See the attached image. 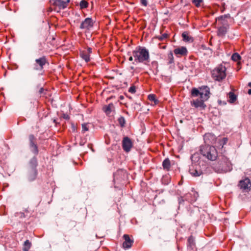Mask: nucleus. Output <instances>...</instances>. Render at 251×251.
Returning a JSON list of instances; mask_svg holds the SVG:
<instances>
[{
	"instance_id": "obj_1",
	"label": "nucleus",
	"mask_w": 251,
	"mask_h": 251,
	"mask_svg": "<svg viewBox=\"0 0 251 251\" xmlns=\"http://www.w3.org/2000/svg\"><path fill=\"white\" fill-rule=\"evenodd\" d=\"M134 60L137 62L149 61L150 55L149 51L144 47H139L132 52Z\"/></svg>"
},
{
	"instance_id": "obj_2",
	"label": "nucleus",
	"mask_w": 251,
	"mask_h": 251,
	"mask_svg": "<svg viewBox=\"0 0 251 251\" xmlns=\"http://www.w3.org/2000/svg\"><path fill=\"white\" fill-rule=\"evenodd\" d=\"M214 169L218 173L227 172L231 170V164L226 157L221 156L219 158V161L215 165Z\"/></svg>"
},
{
	"instance_id": "obj_3",
	"label": "nucleus",
	"mask_w": 251,
	"mask_h": 251,
	"mask_svg": "<svg viewBox=\"0 0 251 251\" xmlns=\"http://www.w3.org/2000/svg\"><path fill=\"white\" fill-rule=\"evenodd\" d=\"M37 160L36 158H32L27 168L26 176L27 180L29 181L34 180L37 175Z\"/></svg>"
},
{
	"instance_id": "obj_4",
	"label": "nucleus",
	"mask_w": 251,
	"mask_h": 251,
	"mask_svg": "<svg viewBox=\"0 0 251 251\" xmlns=\"http://www.w3.org/2000/svg\"><path fill=\"white\" fill-rule=\"evenodd\" d=\"M200 151L203 156L210 160H215L218 156L217 150L213 146L202 145L201 147Z\"/></svg>"
},
{
	"instance_id": "obj_5",
	"label": "nucleus",
	"mask_w": 251,
	"mask_h": 251,
	"mask_svg": "<svg viewBox=\"0 0 251 251\" xmlns=\"http://www.w3.org/2000/svg\"><path fill=\"white\" fill-rule=\"evenodd\" d=\"M210 90L207 86H203L200 88V91L196 88H194L191 91V95L193 97H200L204 100H207L209 98Z\"/></svg>"
},
{
	"instance_id": "obj_6",
	"label": "nucleus",
	"mask_w": 251,
	"mask_h": 251,
	"mask_svg": "<svg viewBox=\"0 0 251 251\" xmlns=\"http://www.w3.org/2000/svg\"><path fill=\"white\" fill-rule=\"evenodd\" d=\"M226 71L225 66L220 65L212 71V76L215 80L220 81L226 77Z\"/></svg>"
},
{
	"instance_id": "obj_7",
	"label": "nucleus",
	"mask_w": 251,
	"mask_h": 251,
	"mask_svg": "<svg viewBox=\"0 0 251 251\" xmlns=\"http://www.w3.org/2000/svg\"><path fill=\"white\" fill-rule=\"evenodd\" d=\"M48 63V60L45 56H42L35 60L33 69L35 70L41 71L43 69L44 66Z\"/></svg>"
},
{
	"instance_id": "obj_8",
	"label": "nucleus",
	"mask_w": 251,
	"mask_h": 251,
	"mask_svg": "<svg viewBox=\"0 0 251 251\" xmlns=\"http://www.w3.org/2000/svg\"><path fill=\"white\" fill-rule=\"evenodd\" d=\"M69 2L70 0H50L51 5L59 10L67 7Z\"/></svg>"
},
{
	"instance_id": "obj_9",
	"label": "nucleus",
	"mask_w": 251,
	"mask_h": 251,
	"mask_svg": "<svg viewBox=\"0 0 251 251\" xmlns=\"http://www.w3.org/2000/svg\"><path fill=\"white\" fill-rule=\"evenodd\" d=\"M240 189L243 191L248 192L251 188V182L249 178H245L241 180L238 184Z\"/></svg>"
},
{
	"instance_id": "obj_10",
	"label": "nucleus",
	"mask_w": 251,
	"mask_h": 251,
	"mask_svg": "<svg viewBox=\"0 0 251 251\" xmlns=\"http://www.w3.org/2000/svg\"><path fill=\"white\" fill-rule=\"evenodd\" d=\"M206 100H204L203 99H201L200 97V98L191 101L190 103L192 106L195 108H200L201 109H204L206 107V105L204 102Z\"/></svg>"
},
{
	"instance_id": "obj_11",
	"label": "nucleus",
	"mask_w": 251,
	"mask_h": 251,
	"mask_svg": "<svg viewBox=\"0 0 251 251\" xmlns=\"http://www.w3.org/2000/svg\"><path fill=\"white\" fill-rule=\"evenodd\" d=\"M133 146V143L128 137H125L122 141L123 150L126 152H129Z\"/></svg>"
},
{
	"instance_id": "obj_12",
	"label": "nucleus",
	"mask_w": 251,
	"mask_h": 251,
	"mask_svg": "<svg viewBox=\"0 0 251 251\" xmlns=\"http://www.w3.org/2000/svg\"><path fill=\"white\" fill-rule=\"evenodd\" d=\"M29 145L31 151L35 154L38 153V150L37 145L35 143L36 138L32 134L29 136Z\"/></svg>"
},
{
	"instance_id": "obj_13",
	"label": "nucleus",
	"mask_w": 251,
	"mask_h": 251,
	"mask_svg": "<svg viewBox=\"0 0 251 251\" xmlns=\"http://www.w3.org/2000/svg\"><path fill=\"white\" fill-rule=\"evenodd\" d=\"M93 26V22L91 18H87L83 21L80 25V29H90Z\"/></svg>"
},
{
	"instance_id": "obj_14",
	"label": "nucleus",
	"mask_w": 251,
	"mask_h": 251,
	"mask_svg": "<svg viewBox=\"0 0 251 251\" xmlns=\"http://www.w3.org/2000/svg\"><path fill=\"white\" fill-rule=\"evenodd\" d=\"M123 238L125 240V241L123 243V248L124 249L130 248L133 243V240L131 239L127 234H125L123 236Z\"/></svg>"
},
{
	"instance_id": "obj_15",
	"label": "nucleus",
	"mask_w": 251,
	"mask_h": 251,
	"mask_svg": "<svg viewBox=\"0 0 251 251\" xmlns=\"http://www.w3.org/2000/svg\"><path fill=\"white\" fill-rule=\"evenodd\" d=\"M174 53L178 56H185L187 53V49L184 47L176 48L174 50Z\"/></svg>"
},
{
	"instance_id": "obj_16",
	"label": "nucleus",
	"mask_w": 251,
	"mask_h": 251,
	"mask_svg": "<svg viewBox=\"0 0 251 251\" xmlns=\"http://www.w3.org/2000/svg\"><path fill=\"white\" fill-rule=\"evenodd\" d=\"M228 27V25H222L220 26L218 28L217 35L220 37H224L227 32V30Z\"/></svg>"
},
{
	"instance_id": "obj_17",
	"label": "nucleus",
	"mask_w": 251,
	"mask_h": 251,
	"mask_svg": "<svg viewBox=\"0 0 251 251\" xmlns=\"http://www.w3.org/2000/svg\"><path fill=\"white\" fill-rule=\"evenodd\" d=\"M187 246L191 250H193L195 247V239L192 236L189 237L187 240Z\"/></svg>"
},
{
	"instance_id": "obj_18",
	"label": "nucleus",
	"mask_w": 251,
	"mask_h": 251,
	"mask_svg": "<svg viewBox=\"0 0 251 251\" xmlns=\"http://www.w3.org/2000/svg\"><path fill=\"white\" fill-rule=\"evenodd\" d=\"M104 111L107 113H110L114 110V106L113 103H110L103 107Z\"/></svg>"
},
{
	"instance_id": "obj_19",
	"label": "nucleus",
	"mask_w": 251,
	"mask_h": 251,
	"mask_svg": "<svg viewBox=\"0 0 251 251\" xmlns=\"http://www.w3.org/2000/svg\"><path fill=\"white\" fill-rule=\"evenodd\" d=\"M229 17H230L229 15H228V14L225 15L224 16H221L218 17L217 19H216V20L221 21V24L223 25H227V22L225 21V19L227 18H229Z\"/></svg>"
},
{
	"instance_id": "obj_20",
	"label": "nucleus",
	"mask_w": 251,
	"mask_h": 251,
	"mask_svg": "<svg viewBox=\"0 0 251 251\" xmlns=\"http://www.w3.org/2000/svg\"><path fill=\"white\" fill-rule=\"evenodd\" d=\"M80 55L86 62L90 61V55H89L85 50L80 52Z\"/></svg>"
},
{
	"instance_id": "obj_21",
	"label": "nucleus",
	"mask_w": 251,
	"mask_h": 251,
	"mask_svg": "<svg viewBox=\"0 0 251 251\" xmlns=\"http://www.w3.org/2000/svg\"><path fill=\"white\" fill-rule=\"evenodd\" d=\"M182 36L183 40L185 41L191 42L193 41V38L190 36L189 34L186 32H183L182 34Z\"/></svg>"
},
{
	"instance_id": "obj_22",
	"label": "nucleus",
	"mask_w": 251,
	"mask_h": 251,
	"mask_svg": "<svg viewBox=\"0 0 251 251\" xmlns=\"http://www.w3.org/2000/svg\"><path fill=\"white\" fill-rule=\"evenodd\" d=\"M162 165L164 169H166V170L168 171L171 167L170 160L168 158L165 159L163 162Z\"/></svg>"
},
{
	"instance_id": "obj_23",
	"label": "nucleus",
	"mask_w": 251,
	"mask_h": 251,
	"mask_svg": "<svg viewBox=\"0 0 251 251\" xmlns=\"http://www.w3.org/2000/svg\"><path fill=\"white\" fill-rule=\"evenodd\" d=\"M228 95L229 98L228 101L230 103H233L237 100V96L234 94V93L230 92Z\"/></svg>"
},
{
	"instance_id": "obj_24",
	"label": "nucleus",
	"mask_w": 251,
	"mask_h": 251,
	"mask_svg": "<svg viewBox=\"0 0 251 251\" xmlns=\"http://www.w3.org/2000/svg\"><path fill=\"white\" fill-rule=\"evenodd\" d=\"M189 172L194 176H198L201 174V171L192 168L190 169Z\"/></svg>"
},
{
	"instance_id": "obj_25",
	"label": "nucleus",
	"mask_w": 251,
	"mask_h": 251,
	"mask_svg": "<svg viewBox=\"0 0 251 251\" xmlns=\"http://www.w3.org/2000/svg\"><path fill=\"white\" fill-rule=\"evenodd\" d=\"M31 246V243L29 241V240H26L24 244L23 251H28L29 249L30 248Z\"/></svg>"
},
{
	"instance_id": "obj_26",
	"label": "nucleus",
	"mask_w": 251,
	"mask_h": 251,
	"mask_svg": "<svg viewBox=\"0 0 251 251\" xmlns=\"http://www.w3.org/2000/svg\"><path fill=\"white\" fill-rule=\"evenodd\" d=\"M192 2L196 7H199L203 3V0H192Z\"/></svg>"
},
{
	"instance_id": "obj_27",
	"label": "nucleus",
	"mask_w": 251,
	"mask_h": 251,
	"mask_svg": "<svg viewBox=\"0 0 251 251\" xmlns=\"http://www.w3.org/2000/svg\"><path fill=\"white\" fill-rule=\"evenodd\" d=\"M232 59L234 61H237L239 60H240L241 59V56H240V55L237 53H234L232 55Z\"/></svg>"
},
{
	"instance_id": "obj_28",
	"label": "nucleus",
	"mask_w": 251,
	"mask_h": 251,
	"mask_svg": "<svg viewBox=\"0 0 251 251\" xmlns=\"http://www.w3.org/2000/svg\"><path fill=\"white\" fill-rule=\"evenodd\" d=\"M88 6V2L84 0H82L80 2V7L81 9L85 8Z\"/></svg>"
},
{
	"instance_id": "obj_29",
	"label": "nucleus",
	"mask_w": 251,
	"mask_h": 251,
	"mask_svg": "<svg viewBox=\"0 0 251 251\" xmlns=\"http://www.w3.org/2000/svg\"><path fill=\"white\" fill-rule=\"evenodd\" d=\"M118 122L120 125L122 127H124L125 126V124L126 123V121L125 118L123 117H121L118 119Z\"/></svg>"
},
{
	"instance_id": "obj_30",
	"label": "nucleus",
	"mask_w": 251,
	"mask_h": 251,
	"mask_svg": "<svg viewBox=\"0 0 251 251\" xmlns=\"http://www.w3.org/2000/svg\"><path fill=\"white\" fill-rule=\"evenodd\" d=\"M168 60H169V63L170 64L173 63L174 62V56H173V54L172 52H170L168 54Z\"/></svg>"
},
{
	"instance_id": "obj_31",
	"label": "nucleus",
	"mask_w": 251,
	"mask_h": 251,
	"mask_svg": "<svg viewBox=\"0 0 251 251\" xmlns=\"http://www.w3.org/2000/svg\"><path fill=\"white\" fill-rule=\"evenodd\" d=\"M47 91V90L44 89L42 87L39 91V94L40 95V97H43L46 95Z\"/></svg>"
},
{
	"instance_id": "obj_32",
	"label": "nucleus",
	"mask_w": 251,
	"mask_h": 251,
	"mask_svg": "<svg viewBox=\"0 0 251 251\" xmlns=\"http://www.w3.org/2000/svg\"><path fill=\"white\" fill-rule=\"evenodd\" d=\"M148 99L151 101H153L155 102V96L153 94H150L148 96Z\"/></svg>"
},
{
	"instance_id": "obj_33",
	"label": "nucleus",
	"mask_w": 251,
	"mask_h": 251,
	"mask_svg": "<svg viewBox=\"0 0 251 251\" xmlns=\"http://www.w3.org/2000/svg\"><path fill=\"white\" fill-rule=\"evenodd\" d=\"M82 131L85 132L89 130V127L87 124H84L82 125Z\"/></svg>"
},
{
	"instance_id": "obj_34",
	"label": "nucleus",
	"mask_w": 251,
	"mask_h": 251,
	"mask_svg": "<svg viewBox=\"0 0 251 251\" xmlns=\"http://www.w3.org/2000/svg\"><path fill=\"white\" fill-rule=\"evenodd\" d=\"M168 36V35L167 34V33H164L161 36L159 37H158V39L162 41V40H163L164 39L167 38Z\"/></svg>"
},
{
	"instance_id": "obj_35",
	"label": "nucleus",
	"mask_w": 251,
	"mask_h": 251,
	"mask_svg": "<svg viewBox=\"0 0 251 251\" xmlns=\"http://www.w3.org/2000/svg\"><path fill=\"white\" fill-rule=\"evenodd\" d=\"M128 92L131 93H134L136 92V88L134 86H132L129 88Z\"/></svg>"
},
{
	"instance_id": "obj_36",
	"label": "nucleus",
	"mask_w": 251,
	"mask_h": 251,
	"mask_svg": "<svg viewBox=\"0 0 251 251\" xmlns=\"http://www.w3.org/2000/svg\"><path fill=\"white\" fill-rule=\"evenodd\" d=\"M141 3L144 6H146L148 4L147 0H140Z\"/></svg>"
},
{
	"instance_id": "obj_37",
	"label": "nucleus",
	"mask_w": 251,
	"mask_h": 251,
	"mask_svg": "<svg viewBox=\"0 0 251 251\" xmlns=\"http://www.w3.org/2000/svg\"><path fill=\"white\" fill-rule=\"evenodd\" d=\"M85 51L89 54L90 55V53H92V49L90 48H88L86 50H85Z\"/></svg>"
},
{
	"instance_id": "obj_38",
	"label": "nucleus",
	"mask_w": 251,
	"mask_h": 251,
	"mask_svg": "<svg viewBox=\"0 0 251 251\" xmlns=\"http://www.w3.org/2000/svg\"><path fill=\"white\" fill-rule=\"evenodd\" d=\"M63 117H64V118H65V119H68L69 118V117L68 115H64Z\"/></svg>"
},
{
	"instance_id": "obj_39",
	"label": "nucleus",
	"mask_w": 251,
	"mask_h": 251,
	"mask_svg": "<svg viewBox=\"0 0 251 251\" xmlns=\"http://www.w3.org/2000/svg\"><path fill=\"white\" fill-rule=\"evenodd\" d=\"M129 61H132V60H133V57H132V56H130V57L129 58Z\"/></svg>"
},
{
	"instance_id": "obj_40",
	"label": "nucleus",
	"mask_w": 251,
	"mask_h": 251,
	"mask_svg": "<svg viewBox=\"0 0 251 251\" xmlns=\"http://www.w3.org/2000/svg\"><path fill=\"white\" fill-rule=\"evenodd\" d=\"M210 135L209 134H205V136H204V139L206 140V138L208 136H209Z\"/></svg>"
},
{
	"instance_id": "obj_41",
	"label": "nucleus",
	"mask_w": 251,
	"mask_h": 251,
	"mask_svg": "<svg viewBox=\"0 0 251 251\" xmlns=\"http://www.w3.org/2000/svg\"><path fill=\"white\" fill-rule=\"evenodd\" d=\"M248 94H249V95H251V89H249V90H248Z\"/></svg>"
},
{
	"instance_id": "obj_42",
	"label": "nucleus",
	"mask_w": 251,
	"mask_h": 251,
	"mask_svg": "<svg viewBox=\"0 0 251 251\" xmlns=\"http://www.w3.org/2000/svg\"><path fill=\"white\" fill-rule=\"evenodd\" d=\"M248 86L251 87V82H249L248 84Z\"/></svg>"
},
{
	"instance_id": "obj_43",
	"label": "nucleus",
	"mask_w": 251,
	"mask_h": 251,
	"mask_svg": "<svg viewBox=\"0 0 251 251\" xmlns=\"http://www.w3.org/2000/svg\"><path fill=\"white\" fill-rule=\"evenodd\" d=\"M120 99H123V96H120Z\"/></svg>"
}]
</instances>
